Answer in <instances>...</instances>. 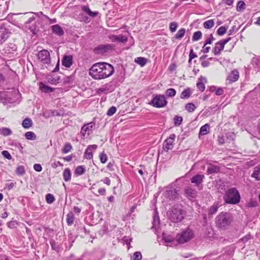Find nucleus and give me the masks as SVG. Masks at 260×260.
<instances>
[{"label":"nucleus","instance_id":"a211bd4d","mask_svg":"<svg viewBox=\"0 0 260 260\" xmlns=\"http://www.w3.org/2000/svg\"><path fill=\"white\" fill-rule=\"evenodd\" d=\"M109 39L113 42H125L127 41V38L123 35H112L109 36Z\"/></svg>","mask_w":260,"mask_h":260},{"label":"nucleus","instance_id":"aec40b11","mask_svg":"<svg viewBox=\"0 0 260 260\" xmlns=\"http://www.w3.org/2000/svg\"><path fill=\"white\" fill-rule=\"evenodd\" d=\"M251 177L255 178L257 181L260 180V165L254 168Z\"/></svg>","mask_w":260,"mask_h":260},{"label":"nucleus","instance_id":"f257e3e1","mask_svg":"<svg viewBox=\"0 0 260 260\" xmlns=\"http://www.w3.org/2000/svg\"><path fill=\"white\" fill-rule=\"evenodd\" d=\"M114 69L109 63L101 62L94 63L89 70V75L95 80H101L111 76Z\"/></svg>","mask_w":260,"mask_h":260},{"label":"nucleus","instance_id":"20e7f679","mask_svg":"<svg viewBox=\"0 0 260 260\" xmlns=\"http://www.w3.org/2000/svg\"><path fill=\"white\" fill-rule=\"evenodd\" d=\"M193 237V232L191 230L187 229L177 235L176 241L179 244H184L189 241Z\"/></svg>","mask_w":260,"mask_h":260},{"label":"nucleus","instance_id":"8fccbe9b","mask_svg":"<svg viewBox=\"0 0 260 260\" xmlns=\"http://www.w3.org/2000/svg\"><path fill=\"white\" fill-rule=\"evenodd\" d=\"M25 173V169L23 166H18L16 170V173L20 175H22Z\"/></svg>","mask_w":260,"mask_h":260},{"label":"nucleus","instance_id":"b1692460","mask_svg":"<svg viewBox=\"0 0 260 260\" xmlns=\"http://www.w3.org/2000/svg\"><path fill=\"white\" fill-rule=\"evenodd\" d=\"M63 177L65 181H69L71 179V172L69 168H66L63 172Z\"/></svg>","mask_w":260,"mask_h":260},{"label":"nucleus","instance_id":"603ef678","mask_svg":"<svg viewBox=\"0 0 260 260\" xmlns=\"http://www.w3.org/2000/svg\"><path fill=\"white\" fill-rule=\"evenodd\" d=\"M116 111V107L112 106L109 109V110L107 111V114L108 116H111L113 115L114 113H115Z\"/></svg>","mask_w":260,"mask_h":260},{"label":"nucleus","instance_id":"9b49d317","mask_svg":"<svg viewBox=\"0 0 260 260\" xmlns=\"http://www.w3.org/2000/svg\"><path fill=\"white\" fill-rule=\"evenodd\" d=\"M97 148L96 145H89L84 152V158L87 159H91L93 157V152L95 151Z\"/></svg>","mask_w":260,"mask_h":260},{"label":"nucleus","instance_id":"49530a36","mask_svg":"<svg viewBox=\"0 0 260 260\" xmlns=\"http://www.w3.org/2000/svg\"><path fill=\"white\" fill-rule=\"evenodd\" d=\"M100 159L102 163L105 164L107 161V155L104 153L102 152L100 154Z\"/></svg>","mask_w":260,"mask_h":260},{"label":"nucleus","instance_id":"09e8293b","mask_svg":"<svg viewBox=\"0 0 260 260\" xmlns=\"http://www.w3.org/2000/svg\"><path fill=\"white\" fill-rule=\"evenodd\" d=\"M174 121L175 125L178 126L181 123L182 121V118L180 116H176L174 118Z\"/></svg>","mask_w":260,"mask_h":260},{"label":"nucleus","instance_id":"f3484780","mask_svg":"<svg viewBox=\"0 0 260 260\" xmlns=\"http://www.w3.org/2000/svg\"><path fill=\"white\" fill-rule=\"evenodd\" d=\"M73 58L71 55H65L64 56L62 60V64L63 66L69 68L72 64Z\"/></svg>","mask_w":260,"mask_h":260},{"label":"nucleus","instance_id":"37998d69","mask_svg":"<svg viewBox=\"0 0 260 260\" xmlns=\"http://www.w3.org/2000/svg\"><path fill=\"white\" fill-rule=\"evenodd\" d=\"M72 146L70 143H67L64 145L63 148L62 149V151L64 153H67L71 151L72 149Z\"/></svg>","mask_w":260,"mask_h":260},{"label":"nucleus","instance_id":"0e129e2a","mask_svg":"<svg viewBox=\"0 0 260 260\" xmlns=\"http://www.w3.org/2000/svg\"><path fill=\"white\" fill-rule=\"evenodd\" d=\"M210 49V47L205 46V45H204L203 47V49H202V51L204 53H208Z\"/></svg>","mask_w":260,"mask_h":260},{"label":"nucleus","instance_id":"052dcab7","mask_svg":"<svg viewBox=\"0 0 260 260\" xmlns=\"http://www.w3.org/2000/svg\"><path fill=\"white\" fill-rule=\"evenodd\" d=\"M223 93V90L222 88H218L215 91V94L217 95H222Z\"/></svg>","mask_w":260,"mask_h":260},{"label":"nucleus","instance_id":"79ce46f5","mask_svg":"<svg viewBox=\"0 0 260 260\" xmlns=\"http://www.w3.org/2000/svg\"><path fill=\"white\" fill-rule=\"evenodd\" d=\"M59 78L58 77H51L48 78V82L52 84H56L59 82Z\"/></svg>","mask_w":260,"mask_h":260},{"label":"nucleus","instance_id":"c85d7f7f","mask_svg":"<svg viewBox=\"0 0 260 260\" xmlns=\"http://www.w3.org/2000/svg\"><path fill=\"white\" fill-rule=\"evenodd\" d=\"M191 94L190 89L187 88L184 89L181 93L180 98L182 99H188Z\"/></svg>","mask_w":260,"mask_h":260},{"label":"nucleus","instance_id":"7ed1b4c3","mask_svg":"<svg viewBox=\"0 0 260 260\" xmlns=\"http://www.w3.org/2000/svg\"><path fill=\"white\" fill-rule=\"evenodd\" d=\"M240 199V194L235 188H233L228 190L224 196L225 201L228 204H237L239 202Z\"/></svg>","mask_w":260,"mask_h":260},{"label":"nucleus","instance_id":"e2e57ef3","mask_svg":"<svg viewBox=\"0 0 260 260\" xmlns=\"http://www.w3.org/2000/svg\"><path fill=\"white\" fill-rule=\"evenodd\" d=\"M105 184H107V185H110L111 183V181L109 178H105L104 179L102 180Z\"/></svg>","mask_w":260,"mask_h":260},{"label":"nucleus","instance_id":"cd10ccee","mask_svg":"<svg viewBox=\"0 0 260 260\" xmlns=\"http://www.w3.org/2000/svg\"><path fill=\"white\" fill-rule=\"evenodd\" d=\"M186 32V29L184 28H180L175 35V38L176 39H181L182 38Z\"/></svg>","mask_w":260,"mask_h":260},{"label":"nucleus","instance_id":"5fc2aeb1","mask_svg":"<svg viewBox=\"0 0 260 260\" xmlns=\"http://www.w3.org/2000/svg\"><path fill=\"white\" fill-rule=\"evenodd\" d=\"M2 154L5 157L7 158L8 159H11L12 158L11 154L8 151H3L2 152Z\"/></svg>","mask_w":260,"mask_h":260},{"label":"nucleus","instance_id":"864d4df0","mask_svg":"<svg viewBox=\"0 0 260 260\" xmlns=\"http://www.w3.org/2000/svg\"><path fill=\"white\" fill-rule=\"evenodd\" d=\"M159 222V217L158 215V213H157V211H155V214L153 217V225L154 226H155L156 224H158Z\"/></svg>","mask_w":260,"mask_h":260},{"label":"nucleus","instance_id":"72a5a7b5","mask_svg":"<svg viewBox=\"0 0 260 260\" xmlns=\"http://www.w3.org/2000/svg\"><path fill=\"white\" fill-rule=\"evenodd\" d=\"M214 20L211 19V20L206 21L204 23V27L205 28L209 29V28H212L214 26Z\"/></svg>","mask_w":260,"mask_h":260},{"label":"nucleus","instance_id":"c9c22d12","mask_svg":"<svg viewBox=\"0 0 260 260\" xmlns=\"http://www.w3.org/2000/svg\"><path fill=\"white\" fill-rule=\"evenodd\" d=\"M196 109V107L192 103H188L185 105V109L188 112H193Z\"/></svg>","mask_w":260,"mask_h":260},{"label":"nucleus","instance_id":"4d7b16f0","mask_svg":"<svg viewBox=\"0 0 260 260\" xmlns=\"http://www.w3.org/2000/svg\"><path fill=\"white\" fill-rule=\"evenodd\" d=\"M111 48V45H103L99 47V49H102L104 51H107L108 49Z\"/></svg>","mask_w":260,"mask_h":260},{"label":"nucleus","instance_id":"6e6552de","mask_svg":"<svg viewBox=\"0 0 260 260\" xmlns=\"http://www.w3.org/2000/svg\"><path fill=\"white\" fill-rule=\"evenodd\" d=\"M94 125V123L90 122L82 126L80 133L83 138H87L92 133Z\"/></svg>","mask_w":260,"mask_h":260},{"label":"nucleus","instance_id":"4be33fe9","mask_svg":"<svg viewBox=\"0 0 260 260\" xmlns=\"http://www.w3.org/2000/svg\"><path fill=\"white\" fill-rule=\"evenodd\" d=\"M185 193L187 196L192 198H195L197 194L196 190L189 187L185 189Z\"/></svg>","mask_w":260,"mask_h":260},{"label":"nucleus","instance_id":"a878e982","mask_svg":"<svg viewBox=\"0 0 260 260\" xmlns=\"http://www.w3.org/2000/svg\"><path fill=\"white\" fill-rule=\"evenodd\" d=\"M82 10L87 13L89 16L94 17L98 15V13L97 12H92L88 7L83 6L82 7Z\"/></svg>","mask_w":260,"mask_h":260},{"label":"nucleus","instance_id":"5701e85b","mask_svg":"<svg viewBox=\"0 0 260 260\" xmlns=\"http://www.w3.org/2000/svg\"><path fill=\"white\" fill-rule=\"evenodd\" d=\"M40 89L44 92H51L53 91V89L50 87L46 85L42 82L40 83L39 85Z\"/></svg>","mask_w":260,"mask_h":260},{"label":"nucleus","instance_id":"69168bd1","mask_svg":"<svg viewBox=\"0 0 260 260\" xmlns=\"http://www.w3.org/2000/svg\"><path fill=\"white\" fill-rule=\"evenodd\" d=\"M74 212L76 214H79L81 211V209L78 207L75 206L73 208Z\"/></svg>","mask_w":260,"mask_h":260},{"label":"nucleus","instance_id":"6e6d98bb","mask_svg":"<svg viewBox=\"0 0 260 260\" xmlns=\"http://www.w3.org/2000/svg\"><path fill=\"white\" fill-rule=\"evenodd\" d=\"M34 169L37 172H40L42 170V167L40 164H35L34 165Z\"/></svg>","mask_w":260,"mask_h":260},{"label":"nucleus","instance_id":"4c0bfd02","mask_svg":"<svg viewBox=\"0 0 260 260\" xmlns=\"http://www.w3.org/2000/svg\"><path fill=\"white\" fill-rule=\"evenodd\" d=\"M209 127V125L208 124H206L202 126L200 128V134L202 135L207 134L208 133Z\"/></svg>","mask_w":260,"mask_h":260},{"label":"nucleus","instance_id":"7c9ffc66","mask_svg":"<svg viewBox=\"0 0 260 260\" xmlns=\"http://www.w3.org/2000/svg\"><path fill=\"white\" fill-rule=\"evenodd\" d=\"M26 139L29 140H35L37 138L36 135L32 132H27L25 134Z\"/></svg>","mask_w":260,"mask_h":260},{"label":"nucleus","instance_id":"1a4fd4ad","mask_svg":"<svg viewBox=\"0 0 260 260\" xmlns=\"http://www.w3.org/2000/svg\"><path fill=\"white\" fill-rule=\"evenodd\" d=\"M175 138L176 135L173 134L170 135V136L165 141L163 146V148L165 150L168 151V150H172L173 148Z\"/></svg>","mask_w":260,"mask_h":260},{"label":"nucleus","instance_id":"6ab92c4d","mask_svg":"<svg viewBox=\"0 0 260 260\" xmlns=\"http://www.w3.org/2000/svg\"><path fill=\"white\" fill-rule=\"evenodd\" d=\"M51 28L52 32L58 36H62L63 35L64 31L59 25H54L52 26Z\"/></svg>","mask_w":260,"mask_h":260},{"label":"nucleus","instance_id":"774afa93","mask_svg":"<svg viewBox=\"0 0 260 260\" xmlns=\"http://www.w3.org/2000/svg\"><path fill=\"white\" fill-rule=\"evenodd\" d=\"M250 239V235H246L245 237L243 238L241 240L243 242H246Z\"/></svg>","mask_w":260,"mask_h":260},{"label":"nucleus","instance_id":"f704fd0d","mask_svg":"<svg viewBox=\"0 0 260 260\" xmlns=\"http://www.w3.org/2000/svg\"><path fill=\"white\" fill-rule=\"evenodd\" d=\"M176 94V91L174 88H169L166 91V94L168 97H174Z\"/></svg>","mask_w":260,"mask_h":260},{"label":"nucleus","instance_id":"a19ab883","mask_svg":"<svg viewBox=\"0 0 260 260\" xmlns=\"http://www.w3.org/2000/svg\"><path fill=\"white\" fill-rule=\"evenodd\" d=\"M245 4L243 1H239L237 5V10L238 11H241L245 9Z\"/></svg>","mask_w":260,"mask_h":260},{"label":"nucleus","instance_id":"bf43d9fd","mask_svg":"<svg viewBox=\"0 0 260 260\" xmlns=\"http://www.w3.org/2000/svg\"><path fill=\"white\" fill-rule=\"evenodd\" d=\"M177 66L176 64L174 63L171 64L169 67V70L173 72L176 69Z\"/></svg>","mask_w":260,"mask_h":260},{"label":"nucleus","instance_id":"393cba45","mask_svg":"<svg viewBox=\"0 0 260 260\" xmlns=\"http://www.w3.org/2000/svg\"><path fill=\"white\" fill-rule=\"evenodd\" d=\"M22 125L24 128H29L32 126V121L30 118H26L23 120Z\"/></svg>","mask_w":260,"mask_h":260},{"label":"nucleus","instance_id":"0eeeda50","mask_svg":"<svg viewBox=\"0 0 260 260\" xmlns=\"http://www.w3.org/2000/svg\"><path fill=\"white\" fill-rule=\"evenodd\" d=\"M231 39V38H228L226 39L222 40L216 43L215 47L212 50L214 54L215 55L220 54L221 51L224 49V45L228 43Z\"/></svg>","mask_w":260,"mask_h":260},{"label":"nucleus","instance_id":"de8ad7c7","mask_svg":"<svg viewBox=\"0 0 260 260\" xmlns=\"http://www.w3.org/2000/svg\"><path fill=\"white\" fill-rule=\"evenodd\" d=\"M178 24L176 22H172L170 23L169 28L171 32H175L177 28Z\"/></svg>","mask_w":260,"mask_h":260},{"label":"nucleus","instance_id":"473e14b6","mask_svg":"<svg viewBox=\"0 0 260 260\" xmlns=\"http://www.w3.org/2000/svg\"><path fill=\"white\" fill-rule=\"evenodd\" d=\"M74 220V216L71 212H69L67 215V222L68 225H72Z\"/></svg>","mask_w":260,"mask_h":260},{"label":"nucleus","instance_id":"f03ea898","mask_svg":"<svg viewBox=\"0 0 260 260\" xmlns=\"http://www.w3.org/2000/svg\"><path fill=\"white\" fill-rule=\"evenodd\" d=\"M233 216L228 212H221L215 218L216 226L221 230L226 229L233 222Z\"/></svg>","mask_w":260,"mask_h":260},{"label":"nucleus","instance_id":"9d476101","mask_svg":"<svg viewBox=\"0 0 260 260\" xmlns=\"http://www.w3.org/2000/svg\"><path fill=\"white\" fill-rule=\"evenodd\" d=\"M38 59L43 63L48 64L50 62V53L47 50H43L38 54Z\"/></svg>","mask_w":260,"mask_h":260},{"label":"nucleus","instance_id":"c03bdc74","mask_svg":"<svg viewBox=\"0 0 260 260\" xmlns=\"http://www.w3.org/2000/svg\"><path fill=\"white\" fill-rule=\"evenodd\" d=\"M46 200L47 203L51 204L54 201L55 199L52 194L48 193L46 196Z\"/></svg>","mask_w":260,"mask_h":260},{"label":"nucleus","instance_id":"e433bc0d","mask_svg":"<svg viewBox=\"0 0 260 260\" xmlns=\"http://www.w3.org/2000/svg\"><path fill=\"white\" fill-rule=\"evenodd\" d=\"M202 36V33L201 31H197L195 32H194L193 36H192V41H197L199 40Z\"/></svg>","mask_w":260,"mask_h":260},{"label":"nucleus","instance_id":"c756f323","mask_svg":"<svg viewBox=\"0 0 260 260\" xmlns=\"http://www.w3.org/2000/svg\"><path fill=\"white\" fill-rule=\"evenodd\" d=\"M219 171V168L216 166H210L207 169V173L211 174L212 173H217Z\"/></svg>","mask_w":260,"mask_h":260},{"label":"nucleus","instance_id":"412c9836","mask_svg":"<svg viewBox=\"0 0 260 260\" xmlns=\"http://www.w3.org/2000/svg\"><path fill=\"white\" fill-rule=\"evenodd\" d=\"M85 167L83 166H79L77 167L74 171V174L76 176H81L85 173Z\"/></svg>","mask_w":260,"mask_h":260},{"label":"nucleus","instance_id":"2f4dec72","mask_svg":"<svg viewBox=\"0 0 260 260\" xmlns=\"http://www.w3.org/2000/svg\"><path fill=\"white\" fill-rule=\"evenodd\" d=\"M135 61L140 64L141 67L144 66L147 62V59L144 57H139L135 59Z\"/></svg>","mask_w":260,"mask_h":260},{"label":"nucleus","instance_id":"a18cd8bd","mask_svg":"<svg viewBox=\"0 0 260 260\" xmlns=\"http://www.w3.org/2000/svg\"><path fill=\"white\" fill-rule=\"evenodd\" d=\"M227 29L225 26H221L217 29V33L219 36H222L226 32Z\"/></svg>","mask_w":260,"mask_h":260},{"label":"nucleus","instance_id":"338daca9","mask_svg":"<svg viewBox=\"0 0 260 260\" xmlns=\"http://www.w3.org/2000/svg\"><path fill=\"white\" fill-rule=\"evenodd\" d=\"M98 192L101 195L105 196L106 194V189L104 188L99 189Z\"/></svg>","mask_w":260,"mask_h":260},{"label":"nucleus","instance_id":"58836bf2","mask_svg":"<svg viewBox=\"0 0 260 260\" xmlns=\"http://www.w3.org/2000/svg\"><path fill=\"white\" fill-rule=\"evenodd\" d=\"M219 208V206L217 204H213L209 209V214H213L215 213L218 209Z\"/></svg>","mask_w":260,"mask_h":260},{"label":"nucleus","instance_id":"bb28decb","mask_svg":"<svg viewBox=\"0 0 260 260\" xmlns=\"http://www.w3.org/2000/svg\"><path fill=\"white\" fill-rule=\"evenodd\" d=\"M163 239L168 245L173 246V243L175 242L174 238L166 235H163Z\"/></svg>","mask_w":260,"mask_h":260},{"label":"nucleus","instance_id":"ddd939ff","mask_svg":"<svg viewBox=\"0 0 260 260\" xmlns=\"http://www.w3.org/2000/svg\"><path fill=\"white\" fill-rule=\"evenodd\" d=\"M239 78V72L237 70H234L230 73L226 79V81L229 82V83H232L237 81Z\"/></svg>","mask_w":260,"mask_h":260},{"label":"nucleus","instance_id":"13d9d810","mask_svg":"<svg viewBox=\"0 0 260 260\" xmlns=\"http://www.w3.org/2000/svg\"><path fill=\"white\" fill-rule=\"evenodd\" d=\"M257 205V203L255 201L251 200L248 203V206L250 207H255Z\"/></svg>","mask_w":260,"mask_h":260},{"label":"nucleus","instance_id":"f8f14e48","mask_svg":"<svg viewBox=\"0 0 260 260\" xmlns=\"http://www.w3.org/2000/svg\"><path fill=\"white\" fill-rule=\"evenodd\" d=\"M177 194L176 190L172 187H168L165 192V196L170 200L174 199Z\"/></svg>","mask_w":260,"mask_h":260},{"label":"nucleus","instance_id":"ea45409f","mask_svg":"<svg viewBox=\"0 0 260 260\" xmlns=\"http://www.w3.org/2000/svg\"><path fill=\"white\" fill-rule=\"evenodd\" d=\"M12 134L11 130L9 128H3L1 130V135L4 136H8Z\"/></svg>","mask_w":260,"mask_h":260},{"label":"nucleus","instance_id":"39448f33","mask_svg":"<svg viewBox=\"0 0 260 260\" xmlns=\"http://www.w3.org/2000/svg\"><path fill=\"white\" fill-rule=\"evenodd\" d=\"M171 220L174 222H178L183 218V211L178 206L173 207L168 213Z\"/></svg>","mask_w":260,"mask_h":260},{"label":"nucleus","instance_id":"2eb2a0df","mask_svg":"<svg viewBox=\"0 0 260 260\" xmlns=\"http://www.w3.org/2000/svg\"><path fill=\"white\" fill-rule=\"evenodd\" d=\"M207 79L205 77L201 76L199 79L198 82L197 84V87L199 90L203 91L205 89V84L207 83Z\"/></svg>","mask_w":260,"mask_h":260},{"label":"nucleus","instance_id":"4468645a","mask_svg":"<svg viewBox=\"0 0 260 260\" xmlns=\"http://www.w3.org/2000/svg\"><path fill=\"white\" fill-rule=\"evenodd\" d=\"M10 32L5 27H0V44L3 43L9 37Z\"/></svg>","mask_w":260,"mask_h":260},{"label":"nucleus","instance_id":"dca6fc26","mask_svg":"<svg viewBox=\"0 0 260 260\" xmlns=\"http://www.w3.org/2000/svg\"><path fill=\"white\" fill-rule=\"evenodd\" d=\"M204 178V176L202 175H197L193 176L191 179V182L192 183L196 184L197 186L198 187H200V185L202 184L203 182V180Z\"/></svg>","mask_w":260,"mask_h":260},{"label":"nucleus","instance_id":"423d86ee","mask_svg":"<svg viewBox=\"0 0 260 260\" xmlns=\"http://www.w3.org/2000/svg\"><path fill=\"white\" fill-rule=\"evenodd\" d=\"M168 102L165 96L162 94H154L149 104L154 107L160 108L165 107Z\"/></svg>","mask_w":260,"mask_h":260},{"label":"nucleus","instance_id":"3c124183","mask_svg":"<svg viewBox=\"0 0 260 260\" xmlns=\"http://www.w3.org/2000/svg\"><path fill=\"white\" fill-rule=\"evenodd\" d=\"M142 254L140 252H135L134 253L133 259V260H140L142 259Z\"/></svg>","mask_w":260,"mask_h":260},{"label":"nucleus","instance_id":"680f3d73","mask_svg":"<svg viewBox=\"0 0 260 260\" xmlns=\"http://www.w3.org/2000/svg\"><path fill=\"white\" fill-rule=\"evenodd\" d=\"M211 38H209L206 40V42L204 44L205 46H207L208 44H211L212 43L213 40H214V38H213L212 35L211 36Z\"/></svg>","mask_w":260,"mask_h":260}]
</instances>
